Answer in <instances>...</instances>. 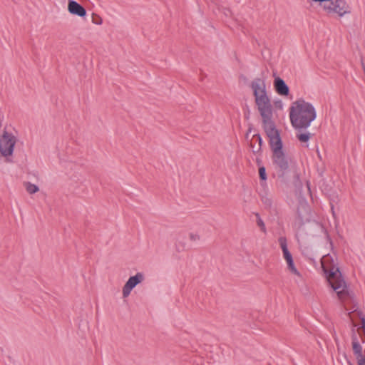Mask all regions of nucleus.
Returning <instances> with one entry per match:
<instances>
[{
    "label": "nucleus",
    "mask_w": 365,
    "mask_h": 365,
    "mask_svg": "<svg viewBox=\"0 0 365 365\" xmlns=\"http://www.w3.org/2000/svg\"><path fill=\"white\" fill-rule=\"evenodd\" d=\"M257 109L262 118L263 128L267 135L278 133L274 120V108L269 96L265 81L255 78L250 84Z\"/></svg>",
    "instance_id": "obj_1"
},
{
    "label": "nucleus",
    "mask_w": 365,
    "mask_h": 365,
    "mask_svg": "<svg viewBox=\"0 0 365 365\" xmlns=\"http://www.w3.org/2000/svg\"><path fill=\"white\" fill-rule=\"evenodd\" d=\"M321 265L328 284L336 293L339 300L344 304L353 299V293L349 289L341 272L339 270L338 259L335 255H326L321 259Z\"/></svg>",
    "instance_id": "obj_2"
},
{
    "label": "nucleus",
    "mask_w": 365,
    "mask_h": 365,
    "mask_svg": "<svg viewBox=\"0 0 365 365\" xmlns=\"http://www.w3.org/2000/svg\"><path fill=\"white\" fill-rule=\"evenodd\" d=\"M317 113L312 104L304 99H298L291 104L289 118L295 128H306L315 120Z\"/></svg>",
    "instance_id": "obj_3"
},
{
    "label": "nucleus",
    "mask_w": 365,
    "mask_h": 365,
    "mask_svg": "<svg viewBox=\"0 0 365 365\" xmlns=\"http://www.w3.org/2000/svg\"><path fill=\"white\" fill-rule=\"evenodd\" d=\"M311 211L310 209L305 205H302L297 210V215L294 221V225L299 228L307 222H309V225L306 228L307 235L312 237H316L323 232L322 226L315 222H310L311 220Z\"/></svg>",
    "instance_id": "obj_4"
},
{
    "label": "nucleus",
    "mask_w": 365,
    "mask_h": 365,
    "mask_svg": "<svg viewBox=\"0 0 365 365\" xmlns=\"http://www.w3.org/2000/svg\"><path fill=\"white\" fill-rule=\"evenodd\" d=\"M269 138L271 148L273 152L272 159L274 164L281 170H286L289 168V160L282 150V143L279 132L267 135Z\"/></svg>",
    "instance_id": "obj_5"
},
{
    "label": "nucleus",
    "mask_w": 365,
    "mask_h": 365,
    "mask_svg": "<svg viewBox=\"0 0 365 365\" xmlns=\"http://www.w3.org/2000/svg\"><path fill=\"white\" fill-rule=\"evenodd\" d=\"M279 244L282 251L283 258L287 264V269L289 274L293 277L294 282L299 284L304 281L303 274L297 269L292 254L288 250L287 239L284 237H280L278 240Z\"/></svg>",
    "instance_id": "obj_6"
},
{
    "label": "nucleus",
    "mask_w": 365,
    "mask_h": 365,
    "mask_svg": "<svg viewBox=\"0 0 365 365\" xmlns=\"http://www.w3.org/2000/svg\"><path fill=\"white\" fill-rule=\"evenodd\" d=\"M18 137L13 133L4 131L0 136V154L8 160L13 155L15 145L17 143Z\"/></svg>",
    "instance_id": "obj_7"
},
{
    "label": "nucleus",
    "mask_w": 365,
    "mask_h": 365,
    "mask_svg": "<svg viewBox=\"0 0 365 365\" xmlns=\"http://www.w3.org/2000/svg\"><path fill=\"white\" fill-rule=\"evenodd\" d=\"M144 280L145 275L143 272H137L135 275L130 277L122 288L123 298H127L130 294L133 289Z\"/></svg>",
    "instance_id": "obj_8"
},
{
    "label": "nucleus",
    "mask_w": 365,
    "mask_h": 365,
    "mask_svg": "<svg viewBox=\"0 0 365 365\" xmlns=\"http://www.w3.org/2000/svg\"><path fill=\"white\" fill-rule=\"evenodd\" d=\"M273 85L274 90L278 95L281 96H289V88L282 78L279 76H275Z\"/></svg>",
    "instance_id": "obj_9"
},
{
    "label": "nucleus",
    "mask_w": 365,
    "mask_h": 365,
    "mask_svg": "<svg viewBox=\"0 0 365 365\" xmlns=\"http://www.w3.org/2000/svg\"><path fill=\"white\" fill-rule=\"evenodd\" d=\"M68 11L71 14L78 16L79 17L83 18L86 16V9L81 4L73 0H68Z\"/></svg>",
    "instance_id": "obj_10"
},
{
    "label": "nucleus",
    "mask_w": 365,
    "mask_h": 365,
    "mask_svg": "<svg viewBox=\"0 0 365 365\" xmlns=\"http://www.w3.org/2000/svg\"><path fill=\"white\" fill-rule=\"evenodd\" d=\"M352 349L354 354L356 355V359L364 356L362 354V347L358 341L357 336L355 334L352 336Z\"/></svg>",
    "instance_id": "obj_11"
},
{
    "label": "nucleus",
    "mask_w": 365,
    "mask_h": 365,
    "mask_svg": "<svg viewBox=\"0 0 365 365\" xmlns=\"http://www.w3.org/2000/svg\"><path fill=\"white\" fill-rule=\"evenodd\" d=\"M250 143L253 153H257L260 151L262 145V138L260 135H254L251 139Z\"/></svg>",
    "instance_id": "obj_12"
},
{
    "label": "nucleus",
    "mask_w": 365,
    "mask_h": 365,
    "mask_svg": "<svg viewBox=\"0 0 365 365\" xmlns=\"http://www.w3.org/2000/svg\"><path fill=\"white\" fill-rule=\"evenodd\" d=\"M297 240H298V242L299 245L300 250L302 252V254L305 255H308L310 252V250H309V246L307 239H305L303 237H298Z\"/></svg>",
    "instance_id": "obj_13"
},
{
    "label": "nucleus",
    "mask_w": 365,
    "mask_h": 365,
    "mask_svg": "<svg viewBox=\"0 0 365 365\" xmlns=\"http://www.w3.org/2000/svg\"><path fill=\"white\" fill-rule=\"evenodd\" d=\"M24 185L26 190L29 194H34V193L38 192V190H39V188L37 185L32 184L29 182H24Z\"/></svg>",
    "instance_id": "obj_14"
},
{
    "label": "nucleus",
    "mask_w": 365,
    "mask_h": 365,
    "mask_svg": "<svg viewBox=\"0 0 365 365\" xmlns=\"http://www.w3.org/2000/svg\"><path fill=\"white\" fill-rule=\"evenodd\" d=\"M298 140L302 143H307L310 138L309 133H300L297 135Z\"/></svg>",
    "instance_id": "obj_15"
},
{
    "label": "nucleus",
    "mask_w": 365,
    "mask_h": 365,
    "mask_svg": "<svg viewBox=\"0 0 365 365\" xmlns=\"http://www.w3.org/2000/svg\"><path fill=\"white\" fill-rule=\"evenodd\" d=\"M189 240L192 242H197L200 240V236L198 233L192 232L188 235Z\"/></svg>",
    "instance_id": "obj_16"
},
{
    "label": "nucleus",
    "mask_w": 365,
    "mask_h": 365,
    "mask_svg": "<svg viewBox=\"0 0 365 365\" xmlns=\"http://www.w3.org/2000/svg\"><path fill=\"white\" fill-rule=\"evenodd\" d=\"M92 22L96 25H101L103 24V19L98 14H92Z\"/></svg>",
    "instance_id": "obj_17"
},
{
    "label": "nucleus",
    "mask_w": 365,
    "mask_h": 365,
    "mask_svg": "<svg viewBox=\"0 0 365 365\" xmlns=\"http://www.w3.org/2000/svg\"><path fill=\"white\" fill-rule=\"evenodd\" d=\"M259 178L262 180H267L266 170H265L264 167H260L259 168Z\"/></svg>",
    "instance_id": "obj_18"
},
{
    "label": "nucleus",
    "mask_w": 365,
    "mask_h": 365,
    "mask_svg": "<svg viewBox=\"0 0 365 365\" xmlns=\"http://www.w3.org/2000/svg\"><path fill=\"white\" fill-rule=\"evenodd\" d=\"M257 225H258V226H259L261 227V230L263 232H265L264 223L263 222V221L260 218H259L258 220H257Z\"/></svg>",
    "instance_id": "obj_19"
},
{
    "label": "nucleus",
    "mask_w": 365,
    "mask_h": 365,
    "mask_svg": "<svg viewBox=\"0 0 365 365\" xmlns=\"http://www.w3.org/2000/svg\"><path fill=\"white\" fill-rule=\"evenodd\" d=\"M356 359H357L358 365H365V357L364 356L357 358Z\"/></svg>",
    "instance_id": "obj_20"
},
{
    "label": "nucleus",
    "mask_w": 365,
    "mask_h": 365,
    "mask_svg": "<svg viewBox=\"0 0 365 365\" xmlns=\"http://www.w3.org/2000/svg\"><path fill=\"white\" fill-rule=\"evenodd\" d=\"M276 106L278 107L279 109H282L283 108V103L282 101H278L275 102Z\"/></svg>",
    "instance_id": "obj_21"
},
{
    "label": "nucleus",
    "mask_w": 365,
    "mask_h": 365,
    "mask_svg": "<svg viewBox=\"0 0 365 365\" xmlns=\"http://www.w3.org/2000/svg\"><path fill=\"white\" fill-rule=\"evenodd\" d=\"M361 329L363 330V332L365 335V319L364 318H362L361 319Z\"/></svg>",
    "instance_id": "obj_22"
},
{
    "label": "nucleus",
    "mask_w": 365,
    "mask_h": 365,
    "mask_svg": "<svg viewBox=\"0 0 365 365\" xmlns=\"http://www.w3.org/2000/svg\"><path fill=\"white\" fill-rule=\"evenodd\" d=\"M344 309H347V307H346V304H344Z\"/></svg>",
    "instance_id": "obj_23"
},
{
    "label": "nucleus",
    "mask_w": 365,
    "mask_h": 365,
    "mask_svg": "<svg viewBox=\"0 0 365 365\" xmlns=\"http://www.w3.org/2000/svg\"><path fill=\"white\" fill-rule=\"evenodd\" d=\"M344 309H347V307H346V304H344Z\"/></svg>",
    "instance_id": "obj_24"
},
{
    "label": "nucleus",
    "mask_w": 365,
    "mask_h": 365,
    "mask_svg": "<svg viewBox=\"0 0 365 365\" xmlns=\"http://www.w3.org/2000/svg\"><path fill=\"white\" fill-rule=\"evenodd\" d=\"M344 309H347V307H346V304H344Z\"/></svg>",
    "instance_id": "obj_25"
}]
</instances>
